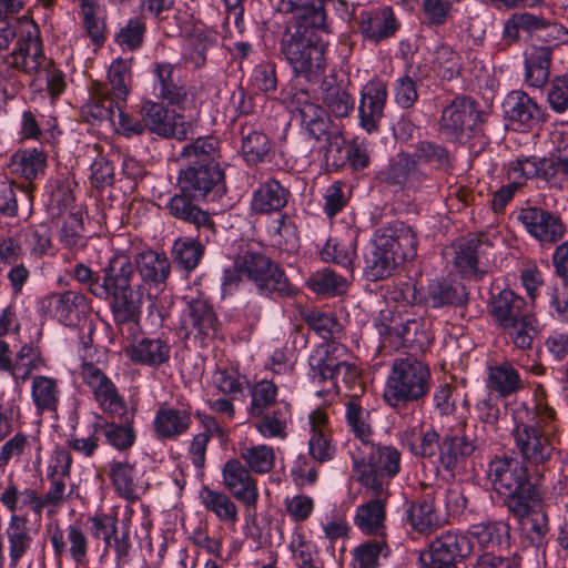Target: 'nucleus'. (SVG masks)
<instances>
[{"label":"nucleus","instance_id":"28","mask_svg":"<svg viewBox=\"0 0 568 568\" xmlns=\"http://www.w3.org/2000/svg\"><path fill=\"white\" fill-rule=\"evenodd\" d=\"M50 541L55 558H61L69 554L77 565H83L87 561L89 540L79 523L71 524L64 531L60 528L51 532Z\"/></svg>","mask_w":568,"mask_h":568},{"label":"nucleus","instance_id":"21","mask_svg":"<svg viewBox=\"0 0 568 568\" xmlns=\"http://www.w3.org/2000/svg\"><path fill=\"white\" fill-rule=\"evenodd\" d=\"M192 412L187 403H160L158 405L153 428L158 439L175 440L187 433L192 426Z\"/></svg>","mask_w":568,"mask_h":568},{"label":"nucleus","instance_id":"53","mask_svg":"<svg viewBox=\"0 0 568 568\" xmlns=\"http://www.w3.org/2000/svg\"><path fill=\"white\" fill-rule=\"evenodd\" d=\"M470 535L484 548L496 547L503 551V546L509 545V526L503 521H493L473 526Z\"/></svg>","mask_w":568,"mask_h":568},{"label":"nucleus","instance_id":"58","mask_svg":"<svg viewBox=\"0 0 568 568\" xmlns=\"http://www.w3.org/2000/svg\"><path fill=\"white\" fill-rule=\"evenodd\" d=\"M32 400L39 412H55L59 404V387L57 381L38 375L32 379Z\"/></svg>","mask_w":568,"mask_h":568},{"label":"nucleus","instance_id":"43","mask_svg":"<svg viewBox=\"0 0 568 568\" xmlns=\"http://www.w3.org/2000/svg\"><path fill=\"white\" fill-rule=\"evenodd\" d=\"M6 536L9 544L10 568H17L32 542V536L27 526V518L20 515H11L6 529Z\"/></svg>","mask_w":568,"mask_h":568},{"label":"nucleus","instance_id":"48","mask_svg":"<svg viewBox=\"0 0 568 568\" xmlns=\"http://www.w3.org/2000/svg\"><path fill=\"white\" fill-rule=\"evenodd\" d=\"M153 73L159 81L160 97L172 105L181 106L187 97L186 89L174 78V67L166 62H156Z\"/></svg>","mask_w":568,"mask_h":568},{"label":"nucleus","instance_id":"14","mask_svg":"<svg viewBox=\"0 0 568 568\" xmlns=\"http://www.w3.org/2000/svg\"><path fill=\"white\" fill-rule=\"evenodd\" d=\"M468 300L466 287L457 281L432 280L425 291L414 286L413 303L427 308L464 307Z\"/></svg>","mask_w":568,"mask_h":568},{"label":"nucleus","instance_id":"55","mask_svg":"<svg viewBox=\"0 0 568 568\" xmlns=\"http://www.w3.org/2000/svg\"><path fill=\"white\" fill-rule=\"evenodd\" d=\"M392 550L386 539H369L353 549L354 568H378L379 558L389 557Z\"/></svg>","mask_w":568,"mask_h":568},{"label":"nucleus","instance_id":"32","mask_svg":"<svg viewBox=\"0 0 568 568\" xmlns=\"http://www.w3.org/2000/svg\"><path fill=\"white\" fill-rule=\"evenodd\" d=\"M33 184L4 185L0 189V215L27 220L33 210Z\"/></svg>","mask_w":568,"mask_h":568},{"label":"nucleus","instance_id":"26","mask_svg":"<svg viewBox=\"0 0 568 568\" xmlns=\"http://www.w3.org/2000/svg\"><path fill=\"white\" fill-rule=\"evenodd\" d=\"M223 484L237 500L255 508L258 491L254 478L239 459H229L222 469Z\"/></svg>","mask_w":568,"mask_h":568},{"label":"nucleus","instance_id":"24","mask_svg":"<svg viewBox=\"0 0 568 568\" xmlns=\"http://www.w3.org/2000/svg\"><path fill=\"white\" fill-rule=\"evenodd\" d=\"M136 283L143 287L162 290L171 274V261L164 253L146 250L134 256L131 262Z\"/></svg>","mask_w":568,"mask_h":568},{"label":"nucleus","instance_id":"23","mask_svg":"<svg viewBox=\"0 0 568 568\" xmlns=\"http://www.w3.org/2000/svg\"><path fill=\"white\" fill-rule=\"evenodd\" d=\"M503 108L505 118L518 130L536 128L548 116L545 109L521 90L508 93Z\"/></svg>","mask_w":568,"mask_h":568},{"label":"nucleus","instance_id":"30","mask_svg":"<svg viewBox=\"0 0 568 568\" xmlns=\"http://www.w3.org/2000/svg\"><path fill=\"white\" fill-rule=\"evenodd\" d=\"M388 496H375L356 508L354 523L363 534L387 540L385 507Z\"/></svg>","mask_w":568,"mask_h":568},{"label":"nucleus","instance_id":"39","mask_svg":"<svg viewBox=\"0 0 568 568\" xmlns=\"http://www.w3.org/2000/svg\"><path fill=\"white\" fill-rule=\"evenodd\" d=\"M47 166V155L38 149H24L16 151L8 163V169L12 175L24 178L28 183L44 174Z\"/></svg>","mask_w":568,"mask_h":568},{"label":"nucleus","instance_id":"19","mask_svg":"<svg viewBox=\"0 0 568 568\" xmlns=\"http://www.w3.org/2000/svg\"><path fill=\"white\" fill-rule=\"evenodd\" d=\"M354 19L363 39L374 44L394 37L400 28L389 6L363 9Z\"/></svg>","mask_w":568,"mask_h":568},{"label":"nucleus","instance_id":"4","mask_svg":"<svg viewBox=\"0 0 568 568\" xmlns=\"http://www.w3.org/2000/svg\"><path fill=\"white\" fill-rule=\"evenodd\" d=\"M400 470V453L371 440L352 453V477L374 496L389 495L392 479Z\"/></svg>","mask_w":568,"mask_h":568},{"label":"nucleus","instance_id":"25","mask_svg":"<svg viewBox=\"0 0 568 568\" xmlns=\"http://www.w3.org/2000/svg\"><path fill=\"white\" fill-rule=\"evenodd\" d=\"M129 260L126 255L113 256L109 264L102 270V281H100V276L82 263L74 266L72 275L79 283L85 285L92 295L101 300H106L109 298L108 287H110V284L116 283V281L121 282V275L123 274L121 270Z\"/></svg>","mask_w":568,"mask_h":568},{"label":"nucleus","instance_id":"40","mask_svg":"<svg viewBox=\"0 0 568 568\" xmlns=\"http://www.w3.org/2000/svg\"><path fill=\"white\" fill-rule=\"evenodd\" d=\"M383 237H386L390 248L395 251L399 263L413 260L417 253L418 241L412 226L404 222H395L390 226L379 230Z\"/></svg>","mask_w":568,"mask_h":568},{"label":"nucleus","instance_id":"10","mask_svg":"<svg viewBox=\"0 0 568 568\" xmlns=\"http://www.w3.org/2000/svg\"><path fill=\"white\" fill-rule=\"evenodd\" d=\"M473 551L470 539L458 531L447 530L436 537L427 552L420 555L423 568H457V562Z\"/></svg>","mask_w":568,"mask_h":568},{"label":"nucleus","instance_id":"47","mask_svg":"<svg viewBox=\"0 0 568 568\" xmlns=\"http://www.w3.org/2000/svg\"><path fill=\"white\" fill-rule=\"evenodd\" d=\"M203 243L206 242L200 239L199 235L196 236V239H176L173 242V246L171 250L172 262L187 273L194 271L199 266L204 255Z\"/></svg>","mask_w":568,"mask_h":568},{"label":"nucleus","instance_id":"6","mask_svg":"<svg viewBox=\"0 0 568 568\" xmlns=\"http://www.w3.org/2000/svg\"><path fill=\"white\" fill-rule=\"evenodd\" d=\"M121 282L116 281L108 287L113 322L116 329L128 339L140 328L142 316L143 292L136 283L133 266L129 260L121 270Z\"/></svg>","mask_w":568,"mask_h":568},{"label":"nucleus","instance_id":"62","mask_svg":"<svg viewBox=\"0 0 568 568\" xmlns=\"http://www.w3.org/2000/svg\"><path fill=\"white\" fill-rule=\"evenodd\" d=\"M94 432L101 430L108 444L118 450L130 449L136 439V434L132 420H126L125 425L115 423L94 424Z\"/></svg>","mask_w":568,"mask_h":568},{"label":"nucleus","instance_id":"17","mask_svg":"<svg viewBox=\"0 0 568 568\" xmlns=\"http://www.w3.org/2000/svg\"><path fill=\"white\" fill-rule=\"evenodd\" d=\"M511 435L524 465L540 466L550 459L554 447L539 426L517 424Z\"/></svg>","mask_w":568,"mask_h":568},{"label":"nucleus","instance_id":"44","mask_svg":"<svg viewBox=\"0 0 568 568\" xmlns=\"http://www.w3.org/2000/svg\"><path fill=\"white\" fill-rule=\"evenodd\" d=\"M413 155L417 162L428 164L439 172L449 173L454 169V155L444 144L436 141H418Z\"/></svg>","mask_w":568,"mask_h":568},{"label":"nucleus","instance_id":"31","mask_svg":"<svg viewBox=\"0 0 568 568\" xmlns=\"http://www.w3.org/2000/svg\"><path fill=\"white\" fill-rule=\"evenodd\" d=\"M291 192L275 179H268L253 191L250 210L254 214L281 212L288 203Z\"/></svg>","mask_w":568,"mask_h":568},{"label":"nucleus","instance_id":"7","mask_svg":"<svg viewBox=\"0 0 568 568\" xmlns=\"http://www.w3.org/2000/svg\"><path fill=\"white\" fill-rule=\"evenodd\" d=\"M310 367L313 382L321 385L325 392L339 390L343 385L351 392L348 398L359 397L364 393L357 367L338 359L328 348L317 349L310 357Z\"/></svg>","mask_w":568,"mask_h":568},{"label":"nucleus","instance_id":"18","mask_svg":"<svg viewBox=\"0 0 568 568\" xmlns=\"http://www.w3.org/2000/svg\"><path fill=\"white\" fill-rule=\"evenodd\" d=\"M219 321L212 304L202 297L191 300L183 311L180 329L186 338L193 336L201 343L216 335Z\"/></svg>","mask_w":568,"mask_h":568},{"label":"nucleus","instance_id":"50","mask_svg":"<svg viewBox=\"0 0 568 568\" xmlns=\"http://www.w3.org/2000/svg\"><path fill=\"white\" fill-rule=\"evenodd\" d=\"M200 498L205 509L212 511L222 523L234 527L239 521L237 507L226 494L204 486Z\"/></svg>","mask_w":568,"mask_h":568},{"label":"nucleus","instance_id":"61","mask_svg":"<svg viewBox=\"0 0 568 568\" xmlns=\"http://www.w3.org/2000/svg\"><path fill=\"white\" fill-rule=\"evenodd\" d=\"M346 280L331 268H323L313 273L306 281L307 287L325 296H335L345 292Z\"/></svg>","mask_w":568,"mask_h":568},{"label":"nucleus","instance_id":"3","mask_svg":"<svg viewBox=\"0 0 568 568\" xmlns=\"http://www.w3.org/2000/svg\"><path fill=\"white\" fill-rule=\"evenodd\" d=\"M323 32H327L326 13L322 14V23L316 26L311 20L302 24H286L280 40V51L295 77L317 82L324 75L327 42L323 39Z\"/></svg>","mask_w":568,"mask_h":568},{"label":"nucleus","instance_id":"46","mask_svg":"<svg viewBox=\"0 0 568 568\" xmlns=\"http://www.w3.org/2000/svg\"><path fill=\"white\" fill-rule=\"evenodd\" d=\"M275 12L292 14L287 23H304L311 20L313 26L322 23V14H325L324 7L316 3H306L302 0H268Z\"/></svg>","mask_w":568,"mask_h":568},{"label":"nucleus","instance_id":"13","mask_svg":"<svg viewBox=\"0 0 568 568\" xmlns=\"http://www.w3.org/2000/svg\"><path fill=\"white\" fill-rule=\"evenodd\" d=\"M144 130L161 138L185 140L192 131V125L180 114L169 111L163 104L146 101L141 106Z\"/></svg>","mask_w":568,"mask_h":568},{"label":"nucleus","instance_id":"45","mask_svg":"<svg viewBox=\"0 0 568 568\" xmlns=\"http://www.w3.org/2000/svg\"><path fill=\"white\" fill-rule=\"evenodd\" d=\"M322 102L326 112L335 118L348 116L355 106V101L348 91L334 80H323L321 84Z\"/></svg>","mask_w":568,"mask_h":568},{"label":"nucleus","instance_id":"9","mask_svg":"<svg viewBox=\"0 0 568 568\" xmlns=\"http://www.w3.org/2000/svg\"><path fill=\"white\" fill-rule=\"evenodd\" d=\"M295 110L300 125L307 138L315 141H325L327 144L326 152H329L333 148L341 150L344 139L338 130L331 129L333 122L323 106L306 98L303 100L298 98Z\"/></svg>","mask_w":568,"mask_h":568},{"label":"nucleus","instance_id":"1","mask_svg":"<svg viewBox=\"0 0 568 568\" xmlns=\"http://www.w3.org/2000/svg\"><path fill=\"white\" fill-rule=\"evenodd\" d=\"M485 435V427L462 422L443 435L434 428L422 432L418 440L409 444V449L437 469L442 467L455 474L465 467L469 457L484 449L487 444Z\"/></svg>","mask_w":568,"mask_h":568},{"label":"nucleus","instance_id":"20","mask_svg":"<svg viewBox=\"0 0 568 568\" xmlns=\"http://www.w3.org/2000/svg\"><path fill=\"white\" fill-rule=\"evenodd\" d=\"M487 479L500 496H509L529 480L527 467L517 458L496 456L488 463Z\"/></svg>","mask_w":568,"mask_h":568},{"label":"nucleus","instance_id":"49","mask_svg":"<svg viewBox=\"0 0 568 568\" xmlns=\"http://www.w3.org/2000/svg\"><path fill=\"white\" fill-rule=\"evenodd\" d=\"M552 23L542 17L528 12L513 13L504 23L503 38L509 43L519 40V32L529 34L547 30Z\"/></svg>","mask_w":568,"mask_h":568},{"label":"nucleus","instance_id":"36","mask_svg":"<svg viewBox=\"0 0 568 568\" xmlns=\"http://www.w3.org/2000/svg\"><path fill=\"white\" fill-rule=\"evenodd\" d=\"M488 312L500 328L528 313L525 300L508 288L491 295Z\"/></svg>","mask_w":568,"mask_h":568},{"label":"nucleus","instance_id":"2","mask_svg":"<svg viewBox=\"0 0 568 568\" xmlns=\"http://www.w3.org/2000/svg\"><path fill=\"white\" fill-rule=\"evenodd\" d=\"M219 144L217 139L206 136L197 138L183 146L180 156L186 161V165L178 174V190L192 197L211 202L226 193Z\"/></svg>","mask_w":568,"mask_h":568},{"label":"nucleus","instance_id":"37","mask_svg":"<svg viewBox=\"0 0 568 568\" xmlns=\"http://www.w3.org/2000/svg\"><path fill=\"white\" fill-rule=\"evenodd\" d=\"M125 100L118 99L110 92L93 83V90L90 101L82 106L83 118L93 123L95 121H108L114 123V115L120 108H123Z\"/></svg>","mask_w":568,"mask_h":568},{"label":"nucleus","instance_id":"34","mask_svg":"<svg viewBox=\"0 0 568 568\" xmlns=\"http://www.w3.org/2000/svg\"><path fill=\"white\" fill-rule=\"evenodd\" d=\"M390 335L400 338L405 347L424 351L433 342L430 322L425 318H406L399 323L393 321L388 327Z\"/></svg>","mask_w":568,"mask_h":568},{"label":"nucleus","instance_id":"15","mask_svg":"<svg viewBox=\"0 0 568 568\" xmlns=\"http://www.w3.org/2000/svg\"><path fill=\"white\" fill-rule=\"evenodd\" d=\"M388 241L378 230L373 240L363 248L359 263L363 275L368 281L376 282L389 277L400 264Z\"/></svg>","mask_w":568,"mask_h":568},{"label":"nucleus","instance_id":"11","mask_svg":"<svg viewBox=\"0 0 568 568\" xmlns=\"http://www.w3.org/2000/svg\"><path fill=\"white\" fill-rule=\"evenodd\" d=\"M200 201L178 190L169 196L163 209L172 219L193 226L200 239L209 243L215 237L216 225L210 213L199 206Z\"/></svg>","mask_w":568,"mask_h":568},{"label":"nucleus","instance_id":"41","mask_svg":"<svg viewBox=\"0 0 568 568\" xmlns=\"http://www.w3.org/2000/svg\"><path fill=\"white\" fill-rule=\"evenodd\" d=\"M436 494V489H428L423 497L412 503L407 509V516L413 528L422 534L430 532L440 524L434 504Z\"/></svg>","mask_w":568,"mask_h":568},{"label":"nucleus","instance_id":"59","mask_svg":"<svg viewBox=\"0 0 568 568\" xmlns=\"http://www.w3.org/2000/svg\"><path fill=\"white\" fill-rule=\"evenodd\" d=\"M134 464L112 460L109 476L118 495L129 501H136L140 497L133 480Z\"/></svg>","mask_w":568,"mask_h":568},{"label":"nucleus","instance_id":"33","mask_svg":"<svg viewBox=\"0 0 568 568\" xmlns=\"http://www.w3.org/2000/svg\"><path fill=\"white\" fill-rule=\"evenodd\" d=\"M254 286L261 296L270 298H292L298 293L297 287L288 280L285 270L273 260L264 268L261 278L255 282Z\"/></svg>","mask_w":568,"mask_h":568},{"label":"nucleus","instance_id":"42","mask_svg":"<svg viewBox=\"0 0 568 568\" xmlns=\"http://www.w3.org/2000/svg\"><path fill=\"white\" fill-rule=\"evenodd\" d=\"M503 500L508 511L518 520H524L530 513L541 507L539 490L530 479L509 496H504Z\"/></svg>","mask_w":568,"mask_h":568},{"label":"nucleus","instance_id":"56","mask_svg":"<svg viewBox=\"0 0 568 568\" xmlns=\"http://www.w3.org/2000/svg\"><path fill=\"white\" fill-rule=\"evenodd\" d=\"M501 329L507 334L515 347L527 351L532 347L537 335V318L531 313H527L516 321L505 325Z\"/></svg>","mask_w":568,"mask_h":568},{"label":"nucleus","instance_id":"60","mask_svg":"<svg viewBox=\"0 0 568 568\" xmlns=\"http://www.w3.org/2000/svg\"><path fill=\"white\" fill-rule=\"evenodd\" d=\"M359 397H351L345 403V418L347 426L359 439L361 446L372 439V427L369 424V412L358 400Z\"/></svg>","mask_w":568,"mask_h":568},{"label":"nucleus","instance_id":"38","mask_svg":"<svg viewBox=\"0 0 568 568\" xmlns=\"http://www.w3.org/2000/svg\"><path fill=\"white\" fill-rule=\"evenodd\" d=\"M241 151L247 164L271 162L274 144L262 131L244 125L241 129Z\"/></svg>","mask_w":568,"mask_h":568},{"label":"nucleus","instance_id":"63","mask_svg":"<svg viewBox=\"0 0 568 568\" xmlns=\"http://www.w3.org/2000/svg\"><path fill=\"white\" fill-rule=\"evenodd\" d=\"M308 327L323 339L336 338L342 332V325L333 313L320 310H307L302 314Z\"/></svg>","mask_w":568,"mask_h":568},{"label":"nucleus","instance_id":"8","mask_svg":"<svg viewBox=\"0 0 568 568\" xmlns=\"http://www.w3.org/2000/svg\"><path fill=\"white\" fill-rule=\"evenodd\" d=\"M481 121L477 103L469 97H455L443 108L438 120V132L448 142L469 139Z\"/></svg>","mask_w":568,"mask_h":568},{"label":"nucleus","instance_id":"27","mask_svg":"<svg viewBox=\"0 0 568 568\" xmlns=\"http://www.w3.org/2000/svg\"><path fill=\"white\" fill-rule=\"evenodd\" d=\"M386 100L387 88L382 81L368 82L363 88L358 105L359 124L368 133L378 129Z\"/></svg>","mask_w":568,"mask_h":568},{"label":"nucleus","instance_id":"29","mask_svg":"<svg viewBox=\"0 0 568 568\" xmlns=\"http://www.w3.org/2000/svg\"><path fill=\"white\" fill-rule=\"evenodd\" d=\"M171 346L164 337H142L134 339L125 349V355L138 365L158 368L170 359Z\"/></svg>","mask_w":568,"mask_h":568},{"label":"nucleus","instance_id":"12","mask_svg":"<svg viewBox=\"0 0 568 568\" xmlns=\"http://www.w3.org/2000/svg\"><path fill=\"white\" fill-rule=\"evenodd\" d=\"M516 219L524 230L541 244H555L566 233V225L560 215L540 206L520 207L516 213Z\"/></svg>","mask_w":568,"mask_h":568},{"label":"nucleus","instance_id":"51","mask_svg":"<svg viewBox=\"0 0 568 568\" xmlns=\"http://www.w3.org/2000/svg\"><path fill=\"white\" fill-rule=\"evenodd\" d=\"M487 388L506 397L521 389L523 383L517 369L506 362L488 367Z\"/></svg>","mask_w":568,"mask_h":568},{"label":"nucleus","instance_id":"64","mask_svg":"<svg viewBox=\"0 0 568 568\" xmlns=\"http://www.w3.org/2000/svg\"><path fill=\"white\" fill-rule=\"evenodd\" d=\"M288 419L290 406L286 403H280L272 413L265 414L261 420L256 423V428L264 437L284 438L286 436Z\"/></svg>","mask_w":568,"mask_h":568},{"label":"nucleus","instance_id":"16","mask_svg":"<svg viewBox=\"0 0 568 568\" xmlns=\"http://www.w3.org/2000/svg\"><path fill=\"white\" fill-rule=\"evenodd\" d=\"M11 58L12 62L6 65L4 70L12 79H14L18 70L34 73L47 65L40 31L36 26H31L28 30L21 32Z\"/></svg>","mask_w":568,"mask_h":568},{"label":"nucleus","instance_id":"57","mask_svg":"<svg viewBox=\"0 0 568 568\" xmlns=\"http://www.w3.org/2000/svg\"><path fill=\"white\" fill-rule=\"evenodd\" d=\"M42 364L43 359L38 348L32 344H23L16 353L14 358L11 357L9 374L19 384V381H27L31 373Z\"/></svg>","mask_w":568,"mask_h":568},{"label":"nucleus","instance_id":"54","mask_svg":"<svg viewBox=\"0 0 568 568\" xmlns=\"http://www.w3.org/2000/svg\"><path fill=\"white\" fill-rule=\"evenodd\" d=\"M415 160L413 153L399 152L379 172V180L388 186L398 187L404 191Z\"/></svg>","mask_w":568,"mask_h":568},{"label":"nucleus","instance_id":"52","mask_svg":"<svg viewBox=\"0 0 568 568\" xmlns=\"http://www.w3.org/2000/svg\"><path fill=\"white\" fill-rule=\"evenodd\" d=\"M484 241L480 237H471L459 245L455 255V265L464 276L480 280L485 271L478 267L479 254L483 253Z\"/></svg>","mask_w":568,"mask_h":568},{"label":"nucleus","instance_id":"5","mask_svg":"<svg viewBox=\"0 0 568 568\" xmlns=\"http://www.w3.org/2000/svg\"><path fill=\"white\" fill-rule=\"evenodd\" d=\"M429 367L414 356L397 357L392 363L384 388V400L393 408H406L418 403L430 389Z\"/></svg>","mask_w":568,"mask_h":568},{"label":"nucleus","instance_id":"35","mask_svg":"<svg viewBox=\"0 0 568 568\" xmlns=\"http://www.w3.org/2000/svg\"><path fill=\"white\" fill-rule=\"evenodd\" d=\"M552 49L534 45L524 54L525 82L535 89H542L549 81Z\"/></svg>","mask_w":568,"mask_h":568},{"label":"nucleus","instance_id":"22","mask_svg":"<svg viewBox=\"0 0 568 568\" xmlns=\"http://www.w3.org/2000/svg\"><path fill=\"white\" fill-rule=\"evenodd\" d=\"M87 307L85 296L74 291L52 293L40 301V310L45 315L69 327L80 323Z\"/></svg>","mask_w":568,"mask_h":568}]
</instances>
